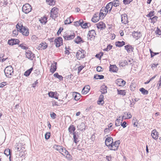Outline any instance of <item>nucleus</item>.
<instances>
[{
  "instance_id": "f257e3e1",
  "label": "nucleus",
  "mask_w": 161,
  "mask_h": 161,
  "mask_svg": "<svg viewBox=\"0 0 161 161\" xmlns=\"http://www.w3.org/2000/svg\"><path fill=\"white\" fill-rule=\"evenodd\" d=\"M56 147V150L58 151L64 156H65V157L67 158L68 160H70L72 159V156L69 154L68 151H67L65 148L59 145H57Z\"/></svg>"
},
{
  "instance_id": "f03ea898",
  "label": "nucleus",
  "mask_w": 161,
  "mask_h": 161,
  "mask_svg": "<svg viewBox=\"0 0 161 161\" xmlns=\"http://www.w3.org/2000/svg\"><path fill=\"white\" fill-rule=\"evenodd\" d=\"M16 28L22 34L25 36L29 35V31L27 28L23 26L22 23H18L16 25Z\"/></svg>"
},
{
  "instance_id": "7ed1b4c3",
  "label": "nucleus",
  "mask_w": 161,
  "mask_h": 161,
  "mask_svg": "<svg viewBox=\"0 0 161 161\" xmlns=\"http://www.w3.org/2000/svg\"><path fill=\"white\" fill-rule=\"evenodd\" d=\"M6 76L8 78H11L14 74L13 69L11 66L7 67L4 70Z\"/></svg>"
},
{
  "instance_id": "20e7f679",
  "label": "nucleus",
  "mask_w": 161,
  "mask_h": 161,
  "mask_svg": "<svg viewBox=\"0 0 161 161\" xmlns=\"http://www.w3.org/2000/svg\"><path fill=\"white\" fill-rule=\"evenodd\" d=\"M120 143V141L118 140L113 142V141H112V143L111 145L109 146V148L111 150L115 151L117 150L118 148Z\"/></svg>"
},
{
  "instance_id": "39448f33",
  "label": "nucleus",
  "mask_w": 161,
  "mask_h": 161,
  "mask_svg": "<svg viewBox=\"0 0 161 161\" xmlns=\"http://www.w3.org/2000/svg\"><path fill=\"white\" fill-rule=\"evenodd\" d=\"M32 9L31 6L28 3L25 4L22 8V11L25 14H28L30 12Z\"/></svg>"
},
{
  "instance_id": "423d86ee",
  "label": "nucleus",
  "mask_w": 161,
  "mask_h": 161,
  "mask_svg": "<svg viewBox=\"0 0 161 161\" xmlns=\"http://www.w3.org/2000/svg\"><path fill=\"white\" fill-rule=\"evenodd\" d=\"M58 9L54 7L51 10L50 12V17L53 19L58 17Z\"/></svg>"
},
{
  "instance_id": "0eeeda50",
  "label": "nucleus",
  "mask_w": 161,
  "mask_h": 161,
  "mask_svg": "<svg viewBox=\"0 0 161 161\" xmlns=\"http://www.w3.org/2000/svg\"><path fill=\"white\" fill-rule=\"evenodd\" d=\"M96 35V34L94 30H92L89 31L87 36L88 40H90L91 41L93 40L95 38Z\"/></svg>"
},
{
  "instance_id": "6e6552de",
  "label": "nucleus",
  "mask_w": 161,
  "mask_h": 161,
  "mask_svg": "<svg viewBox=\"0 0 161 161\" xmlns=\"http://www.w3.org/2000/svg\"><path fill=\"white\" fill-rule=\"evenodd\" d=\"M84 51L82 50V51H79L77 52L76 54V56L77 59L80 60L85 57L84 54Z\"/></svg>"
},
{
  "instance_id": "1a4fd4ad",
  "label": "nucleus",
  "mask_w": 161,
  "mask_h": 161,
  "mask_svg": "<svg viewBox=\"0 0 161 161\" xmlns=\"http://www.w3.org/2000/svg\"><path fill=\"white\" fill-rule=\"evenodd\" d=\"M108 12V11L106 9V8L103 7L100 11L99 14L100 17H102V19H103V17L106 16Z\"/></svg>"
},
{
  "instance_id": "9d476101",
  "label": "nucleus",
  "mask_w": 161,
  "mask_h": 161,
  "mask_svg": "<svg viewBox=\"0 0 161 161\" xmlns=\"http://www.w3.org/2000/svg\"><path fill=\"white\" fill-rule=\"evenodd\" d=\"M54 43L56 47H59L63 44V40L62 38L58 37L55 39Z\"/></svg>"
},
{
  "instance_id": "9b49d317",
  "label": "nucleus",
  "mask_w": 161,
  "mask_h": 161,
  "mask_svg": "<svg viewBox=\"0 0 161 161\" xmlns=\"http://www.w3.org/2000/svg\"><path fill=\"white\" fill-rule=\"evenodd\" d=\"M26 57L29 59L31 60H35V54L32 53L31 52L28 51L26 52Z\"/></svg>"
},
{
  "instance_id": "f8f14e48",
  "label": "nucleus",
  "mask_w": 161,
  "mask_h": 161,
  "mask_svg": "<svg viewBox=\"0 0 161 161\" xmlns=\"http://www.w3.org/2000/svg\"><path fill=\"white\" fill-rule=\"evenodd\" d=\"M121 19L122 23L124 24H126L128 22L127 15L126 14H122L121 15Z\"/></svg>"
},
{
  "instance_id": "ddd939ff",
  "label": "nucleus",
  "mask_w": 161,
  "mask_h": 161,
  "mask_svg": "<svg viewBox=\"0 0 161 161\" xmlns=\"http://www.w3.org/2000/svg\"><path fill=\"white\" fill-rule=\"evenodd\" d=\"M19 41L18 39H12L11 40H9L8 41V44L10 45H13L18 44L19 43Z\"/></svg>"
},
{
  "instance_id": "4468645a",
  "label": "nucleus",
  "mask_w": 161,
  "mask_h": 161,
  "mask_svg": "<svg viewBox=\"0 0 161 161\" xmlns=\"http://www.w3.org/2000/svg\"><path fill=\"white\" fill-rule=\"evenodd\" d=\"M63 37L65 40H70L74 38L75 37V34L74 33H72L70 35L65 34L64 35Z\"/></svg>"
},
{
  "instance_id": "2eb2a0df",
  "label": "nucleus",
  "mask_w": 161,
  "mask_h": 161,
  "mask_svg": "<svg viewBox=\"0 0 161 161\" xmlns=\"http://www.w3.org/2000/svg\"><path fill=\"white\" fill-rule=\"evenodd\" d=\"M116 84L119 86H124L125 84V82L121 79H118L115 81Z\"/></svg>"
},
{
  "instance_id": "dca6fc26",
  "label": "nucleus",
  "mask_w": 161,
  "mask_h": 161,
  "mask_svg": "<svg viewBox=\"0 0 161 161\" xmlns=\"http://www.w3.org/2000/svg\"><path fill=\"white\" fill-rule=\"evenodd\" d=\"M85 125L83 122H81L77 126L78 130H80L81 131L85 130Z\"/></svg>"
},
{
  "instance_id": "f3484780",
  "label": "nucleus",
  "mask_w": 161,
  "mask_h": 161,
  "mask_svg": "<svg viewBox=\"0 0 161 161\" xmlns=\"http://www.w3.org/2000/svg\"><path fill=\"white\" fill-rule=\"evenodd\" d=\"M113 141V138L111 137H109L107 138L105 141V144L107 146L109 147V146L111 145L112 141Z\"/></svg>"
},
{
  "instance_id": "a211bd4d",
  "label": "nucleus",
  "mask_w": 161,
  "mask_h": 161,
  "mask_svg": "<svg viewBox=\"0 0 161 161\" xmlns=\"http://www.w3.org/2000/svg\"><path fill=\"white\" fill-rule=\"evenodd\" d=\"M57 63L54 61L53 63H52L51 65V68L50 69V71L52 73H54L57 69L56 65Z\"/></svg>"
},
{
  "instance_id": "6ab92c4d",
  "label": "nucleus",
  "mask_w": 161,
  "mask_h": 161,
  "mask_svg": "<svg viewBox=\"0 0 161 161\" xmlns=\"http://www.w3.org/2000/svg\"><path fill=\"white\" fill-rule=\"evenodd\" d=\"M75 126L73 125H71L69 127L68 130L69 134H73L74 133L76 132H75Z\"/></svg>"
},
{
  "instance_id": "aec40b11",
  "label": "nucleus",
  "mask_w": 161,
  "mask_h": 161,
  "mask_svg": "<svg viewBox=\"0 0 161 161\" xmlns=\"http://www.w3.org/2000/svg\"><path fill=\"white\" fill-rule=\"evenodd\" d=\"M158 132L155 130H153L152 132L151 136L155 140H157L158 137Z\"/></svg>"
},
{
  "instance_id": "412c9836",
  "label": "nucleus",
  "mask_w": 161,
  "mask_h": 161,
  "mask_svg": "<svg viewBox=\"0 0 161 161\" xmlns=\"http://www.w3.org/2000/svg\"><path fill=\"white\" fill-rule=\"evenodd\" d=\"M90 89V87L89 86H85L82 89L81 92L82 94H86L88 92Z\"/></svg>"
},
{
  "instance_id": "4be33fe9",
  "label": "nucleus",
  "mask_w": 161,
  "mask_h": 161,
  "mask_svg": "<svg viewBox=\"0 0 161 161\" xmlns=\"http://www.w3.org/2000/svg\"><path fill=\"white\" fill-rule=\"evenodd\" d=\"M97 28L101 30L104 29L106 25L105 24L102 22H101L97 24Z\"/></svg>"
},
{
  "instance_id": "5701e85b",
  "label": "nucleus",
  "mask_w": 161,
  "mask_h": 161,
  "mask_svg": "<svg viewBox=\"0 0 161 161\" xmlns=\"http://www.w3.org/2000/svg\"><path fill=\"white\" fill-rule=\"evenodd\" d=\"M132 36L136 40H137L141 36V35L140 32L134 31L132 33Z\"/></svg>"
},
{
  "instance_id": "b1692460",
  "label": "nucleus",
  "mask_w": 161,
  "mask_h": 161,
  "mask_svg": "<svg viewBox=\"0 0 161 161\" xmlns=\"http://www.w3.org/2000/svg\"><path fill=\"white\" fill-rule=\"evenodd\" d=\"M107 86L103 85L100 87V92L102 94H104L107 92Z\"/></svg>"
},
{
  "instance_id": "393cba45",
  "label": "nucleus",
  "mask_w": 161,
  "mask_h": 161,
  "mask_svg": "<svg viewBox=\"0 0 161 161\" xmlns=\"http://www.w3.org/2000/svg\"><path fill=\"white\" fill-rule=\"evenodd\" d=\"M73 97L74 99L76 101L79 100L80 97V93L77 92H74L73 93Z\"/></svg>"
},
{
  "instance_id": "a878e982",
  "label": "nucleus",
  "mask_w": 161,
  "mask_h": 161,
  "mask_svg": "<svg viewBox=\"0 0 161 161\" xmlns=\"http://www.w3.org/2000/svg\"><path fill=\"white\" fill-rule=\"evenodd\" d=\"M125 49L128 53H130L133 52L134 48L130 45H127L125 46Z\"/></svg>"
},
{
  "instance_id": "bb28decb",
  "label": "nucleus",
  "mask_w": 161,
  "mask_h": 161,
  "mask_svg": "<svg viewBox=\"0 0 161 161\" xmlns=\"http://www.w3.org/2000/svg\"><path fill=\"white\" fill-rule=\"evenodd\" d=\"M118 70V68L115 65H110L109 67V71L113 72H116Z\"/></svg>"
},
{
  "instance_id": "cd10ccee",
  "label": "nucleus",
  "mask_w": 161,
  "mask_h": 161,
  "mask_svg": "<svg viewBox=\"0 0 161 161\" xmlns=\"http://www.w3.org/2000/svg\"><path fill=\"white\" fill-rule=\"evenodd\" d=\"M73 139L74 142L75 143H77L79 141L78 139L79 137L78 135V133L75 132L73 133Z\"/></svg>"
},
{
  "instance_id": "c85d7f7f",
  "label": "nucleus",
  "mask_w": 161,
  "mask_h": 161,
  "mask_svg": "<svg viewBox=\"0 0 161 161\" xmlns=\"http://www.w3.org/2000/svg\"><path fill=\"white\" fill-rule=\"evenodd\" d=\"M113 6V3H108L106 7H104L105 8H106V9L108 11L110 12Z\"/></svg>"
},
{
  "instance_id": "c756f323",
  "label": "nucleus",
  "mask_w": 161,
  "mask_h": 161,
  "mask_svg": "<svg viewBox=\"0 0 161 161\" xmlns=\"http://www.w3.org/2000/svg\"><path fill=\"white\" fill-rule=\"evenodd\" d=\"M10 151V150L9 149H8V148L6 149L4 151V153L7 156H8V155H9V161H11Z\"/></svg>"
},
{
  "instance_id": "7c9ffc66",
  "label": "nucleus",
  "mask_w": 161,
  "mask_h": 161,
  "mask_svg": "<svg viewBox=\"0 0 161 161\" xmlns=\"http://www.w3.org/2000/svg\"><path fill=\"white\" fill-rule=\"evenodd\" d=\"M33 69V67L31 68L30 69L26 70L24 74V75L26 76H29L31 73Z\"/></svg>"
},
{
  "instance_id": "2f4dec72",
  "label": "nucleus",
  "mask_w": 161,
  "mask_h": 161,
  "mask_svg": "<svg viewBox=\"0 0 161 161\" xmlns=\"http://www.w3.org/2000/svg\"><path fill=\"white\" fill-rule=\"evenodd\" d=\"M102 17L98 16H94V17L92 19V22L94 23H96L97 22L99 19H101Z\"/></svg>"
},
{
  "instance_id": "473e14b6",
  "label": "nucleus",
  "mask_w": 161,
  "mask_h": 161,
  "mask_svg": "<svg viewBox=\"0 0 161 161\" xmlns=\"http://www.w3.org/2000/svg\"><path fill=\"white\" fill-rule=\"evenodd\" d=\"M125 44V43L124 42L122 41V42H119L118 41V42H116L115 43V45L116 46L119 47H122Z\"/></svg>"
},
{
  "instance_id": "72a5a7b5",
  "label": "nucleus",
  "mask_w": 161,
  "mask_h": 161,
  "mask_svg": "<svg viewBox=\"0 0 161 161\" xmlns=\"http://www.w3.org/2000/svg\"><path fill=\"white\" fill-rule=\"evenodd\" d=\"M140 91L142 92V93L143 95H147L148 93V92L147 90L143 88H141L140 89Z\"/></svg>"
},
{
  "instance_id": "f704fd0d",
  "label": "nucleus",
  "mask_w": 161,
  "mask_h": 161,
  "mask_svg": "<svg viewBox=\"0 0 161 161\" xmlns=\"http://www.w3.org/2000/svg\"><path fill=\"white\" fill-rule=\"evenodd\" d=\"M83 23V21L82 20H80L78 21L75 22H74V25L75 26H78L81 25V24Z\"/></svg>"
},
{
  "instance_id": "c9c22d12",
  "label": "nucleus",
  "mask_w": 161,
  "mask_h": 161,
  "mask_svg": "<svg viewBox=\"0 0 161 161\" xmlns=\"http://www.w3.org/2000/svg\"><path fill=\"white\" fill-rule=\"evenodd\" d=\"M104 76L102 75H95L94 77V78L95 79H102L104 78Z\"/></svg>"
},
{
  "instance_id": "e433bc0d",
  "label": "nucleus",
  "mask_w": 161,
  "mask_h": 161,
  "mask_svg": "<svg viewBox=\"0 0 161 161\" xmlns=\"http://www.w3.org/2000/svg\"><path fill=\"white\" fill-rule=\"evenodd\" d=\"M122 119H118L115 120V125L116 126H120L121 124V122L122 121Z\"/></svg>"
},
{
  "instance_id": "4c0bfd02",
  "label": "nucleus",
  "mask_w": 161,
  "mask_h": 161,
  "mask_svg": "<svg viewBox=\"0 0 161 161\" xmlns=\"http://www.w3.org/2000/svg\"><path fill=\"white\" fill-rule=\"evenodd\" d=\"M53 76L54 77L60 80H63V77L62 75H59L58 73H55L54 74Z\"/></svg>"
},
{
  "instance_id": "58836bf2",
  "label": "nucleus",
  "mask_w": 161,
  "mask_h": 161,
  "mask_svg": "<svg viewBox=\"0 0 161 161\" xmlns=\"http://www.w3.org/2000/svg\"><path fill=\"white\" fill-rule=\"evenodd\" d=\"M39 47H42L43 49H45L47 47V45L45 42H42L39 45Z\"/></svg>"
},
{
  "instance_id": "ea45409f",
  "label": "nucleus",
  "mask_w": 161,
  "mask_h": 161,
  "mask_svg": "<svg viewBox=\"0 0 161 161\" xmlns=\"http://www.w3.org/2000/svg\"><path fill=\"white\" fill-rule=\"evenodd\" d=\"M104 96L103 95L101 94L98 100V104H100V103H102V102L103 101V99Z\"/></svg>"
},
{
  "instance_id": "a19ab883",
  "label": "nucleus",
  "mask_w": 161,
  "mask_h": 161,
  "mask_svg": "<svg viewBox=\"0 0 161 161\" xmlns=\"http://www.w3.org/2000/svg\"><path fill=\"white\" fill-rule=\"evenodd\" d=\"M74 41L77 44H78L81 42L82 41L81 38L79 36H78L75 39Z\"/></svg>"
},
{
  "instance_id": "79ce46f5",
  "label": "nucleus",
  "mask_w": 161,
  "mask_h": 161,
  "mask_svg": "<svg viewBox=\"0 0 161 161\" xmlns=\"http://www.w3.org/2000/svg\"><path fill=\"white\" fill-rule=\"evenodd\" d=\"M90 24L89 23H85V24H81V26L83 28H86L89 26H90Z\"/></svg>"
},
{
  "instance_id": "37998d69",
  "label": "nucleus",
  "mask_w": 161,
  "mask_h": 161,
  "mask_svg": "<svg viewBox=\"0 0 161 161\" xmlns=\"http://www.w3.org/2000/svg\"><path fill=\"white\" fill-rule=\"evenodd\" d=\"M121 62H119L120 66L124 67L126 65L128 64V61H120Z\"/></svg>"
},
{
  "instance_id": "c03bdc74",
  "label": "nucleus",
  "mask_w": 161,
  "mask_h": 161,
  "mask_svg": "<svg viewBox=\"0 0 161 161\" xmlns=\"http://www.w3.org/2000/svg\"><path fill=\"white\" fill-rule=\"evenodd\" d=\"M112 3H113V5H114V6L116 7L119 5V0H116L113 1Z\"/></svg>"
},
{
  "instance_id": "a18cd8bd",
  "label": "nucleus",
  "mask_w": 161,
  "mask_h": 161,
  "mask_svg": "<svg viewBox=\"0 0 161 161\" xmlns=\"http://www.w3.org/2000/svg\"><path fill=\"white\" fill-rule=\"evenodd\" d=\"M47 2L50 5H54L55 2L53 0H46Z\"/></svg>"
},
{
  "instance_id": "49530a36",
  "label": "nucleus",
  "mask_w": 161,
  "mask_h": 161,
  "mask_svg": "<svg viewBox=\"0 0 161 161\" xmlns=\"http://www.w3.org/2000/svg\"><path fill=\"white\" fill-rule=\"evenodd\" d=\"M86 66L85 64L84 65H81L78 67V74H79L80 71L83 69V68Z\"/></svg>"
},
{
  "instance_id": "de8ad7c7",
  "label": "nucleus",
  "mask_w": 161,
  "mask_h": 161,
  "mask_svg": "<svg viewBox=\"0 0 161 161\" xmlns=\"http://www.w3.org/2000/svg\"><path fill=\"white\" fill-rule=\"evenodd\" d=\"M118 94L124 96L125 95V90H118Z\"/></svg>"
},
{
  "instance_id": "09e8293b",
  "label": "nucleus",
  "mask_w": 161,
  "mask_h": 161,
  "mask_svg": "<svg viewBox=\"0 0 161 161\" xmlns=\"http://www.w3.org/2000/svg\"><path fill=\"white\" fill-rule=\"evenodd\" d=\"M40 21L41 23L42 24H45L47 22V19L46 17L41 18Z\"/></svg>"
},
{
  "instance_id": "8fccbe9b",
  "label": "nucleus",
  "mask_w": 161,
  "mask_h": 161,
  "mask_svg": "<svg viewBox=\"0 0 161 161\" xmlns=\"http://www.w3.org/2000/svg\"><path fill=\"white\" fill-rule=\"evenodd\" d=\"M70 17L68 18L64 21V24L65 25L69 24L71 23L72 22L71 21Z\"/></svg>"
},
{
  "instance_id": "3c124183",
  "label": "nucleus",
  "mask_w": 161,
  "mask_h": 161,
  "mask_svg": "<svg viewBox=\"0 0 161 161\" xmlns=\"http://www.w3.org/2000/svg\"><path fill=\"white\" fill-rule=\"evenodd\" d=\"M158 18V17L155 16L152 18H151L150 19L151 20L152 22L154 23L157 21Z\"/></svg>"
},
{
  "instance_id": "603ef678",
  "label": "nucleus",
  "mask_w": 161,
  "mask_h": 161,
  "mask_svg": "<svg viewBox=\"0 0 161 161\" xmlns=\"http://www.w3.org/2000/svg\"><path fill=\"white\" fill-rule=\"evenodd\" d=\"M103 53H100L98 54H97L96 55V57L98 58L99 60L101 59V58L102 56H103Z\"/></svg>"
},
{
  "instance_id": "864d4df0",
  "label": "nucleus",
  "mask_w": 161,
  "mask_h": 161,
  "mask_svg": "<svg viewBox=\"0 0 161 161\" xmlns=\"http://www.w3.org/2000/svg\"><path fill=\"white\" fill-rule=\"evenodd\" d=\"M154 12L151 11L147 15V17H150V19L151 17L154 16Z\"/></svg>"
},
{
  "instance_id": "5fc2aeb1",
  "label": "nucleus",
  "mask_w": 161,
  "mask_h": 161,
  "mask_svg": "<svg viewBox=\"0 0 161 161\" xmlns=\"http://www.w3.org/2000/svg\"><path fill=\"white\" fill-rule=\"evenodd\" d=\"M50 136V132H47L45 135V137L46 139H48Z\"/></svg>"
},
{
  "instance_id": "6e6d98bb",
  "label": "nucleus",
  "mask_w": 161,
  "mask_h": 161,
  "mask_svg": "<svg viewBox=\"0 0 161 161\" xmlns=\"http://www.w3.org/2000/svg\"><path fill=\"white\" fill-rule=\"evenodd\" d=\"M48 94L49 97L53 98V97H54V96L55 95V92H49Z\"/></svg>"
},
{
  "instance_id": "4d7b16f0",
  "label": "nucleus",
  "mask_w": 161,
  "mask_h": 161,
  "mask_svg": "<svg viewBox=\"0 0 161 161\" xmlns=\"http://www.w3.org/2000/svg\"><path fill=\"white\" fill-rule=\"evenodd\" d=\"M132 1L133 0H124L123 2L125 4H128Z\"/></svg>"
},
{
  "instance_id": "13d9d810",
  "label": "nucleus",
  "mask_w": 161,
  "mask_h": 161,
  "mask_svg": "<svg viewBox=\"0 0 161 161\" xmlns=\"http://www.w3.org/2000/svg\"><path fill=\"white\" fill-rule=\"evenodd\" d=\"M50 115L51 117L53 119H55L56 118V114L54 112L50 114Z\"/></svg>"
},
{
  "instance_id": "bf43d9fd",
  "label": "nucleus",
  "mask_w": 161,
  "mask_h": 161,
  "mask_svg": "<svg viewBox=\"0 0 161 161\" xmlns=\"http://www.w3.org/2000/svg\"><path fill=\"white\" fill-rule=\"evenodd\" d=\"M19 46L21 47L22 49H27L28 48V47H26L24 46L23 44H21L19 45Z\"/></svg>"
},
{
  "instance_id": "052dcab7",
  "label": "nucleus",
  "mask_w": 161,
  "mask_h": 161,
  "mask_svg": "<svg viewBox=\"0 0 161 161\" xmlns=\"http://www.w3.org/2000/svg\"><path fill=\"white\" fill-rule=\"evenodd\" d=\"M104 132L105 134H108L110 132V130L109 128H105L104 130Z\"/></svg>"
},
{
  "instance_id": "680f3d73",
  "label": "nucleus",
  "mask_w": 161,
  "mask_h": 161,
  "mask_svg": "<svg viewBox=\"0 0 161 161\" xmlns=\"http://www.w3.org/2000/svg\"><path fill=\"white\" fill-rule=\"evenodd\" d=\"M18 31H19L17 29V30L13 31V33L14 36L17 35L18 34Z\"/></svg>"
},
{
  "instance_id": "e2e57ef3",
  "label": "nucleus",
  "mask_w": 161,
  "mask_h": 161,
  "mask_svg": "<svg viewBox=\"0 0 161 161\" xmlns=\"http://www.w3.org/2000/svg\"><path fill=\"white\" fill-rule=\"evenodd\" d=\"M158 63L153 64L152 66V68L153 69H154L156 68L157 67V65H158Z\"/></svg>"
},
{
  "instance_id": "0e129e2a",
  "label": "nucleus",
  "mask_w": 161,
  "mask_h": 161,
  "mask_svg": "<svg viewBox=\"0 0 161 161\" xmlns=\"http://www.w3.org/2000/svg\"><path fill=\"white\" fill-rule=\"evenodd\" d=\"M6 85V82H3L0 83V87H3Z\"/></svg>"
},
{
  "instance_id": "69168bd1",
  "label": "nucleus",
  "mask_w": 161,
  "mask_h": 161,
  "mask_svg": "<svg viewBox=\"0 0 161 161\" xmlns=\"http://www.w3.org/2000/svg\"><path fill=\"white\" fill-rule=\"evenodd\" d=\"M126 122L125 121H124L122 123H121V125L123 127V128H125L126 127Z\"/></svg>"
},
{
  "instance_id": "338daca9",
  "label": "nucleus",
  "mask_w": 161,
  "mask_h": 161,
  "mask_svg": "<svg viewBox=\"0 0 161 161\" xmlns=\"http://www.w3.org/2000/svg\"><path fill=\"white\" fill-rule=\"evenodd\" d=\"M102 69V68L100 66H98L96 68V70L98 72H100L102 71L101 69Z\"/></svg>"
},
{
  "instance_id": "774afa93",
  "label": "nucleus",
  "mask_w": 161,
  "mask_h": 161,
  "mask_svg": "<svg viewBox=\"0 0 161 161\" xmlns=\"http://www.w3.org/2000/svg\"><path fill=\"white\" fill-rule=\"evenodd\" d=\"M106 158L108 161H111V157L110 156H106Z\"/></svg>"
}]
</instances>
